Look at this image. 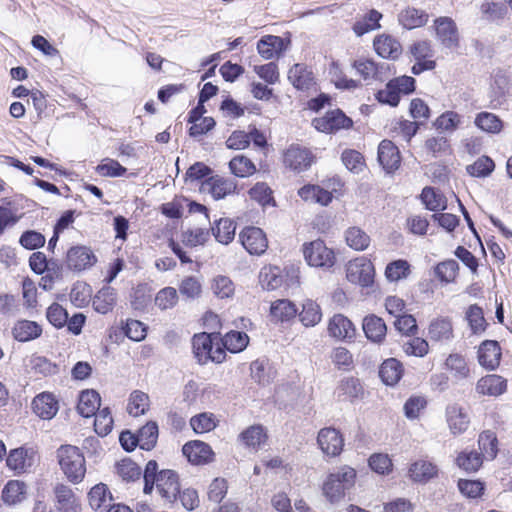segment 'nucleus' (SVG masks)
I'll return each instance as SVG.
<instances>
[{
  "label": "nucleus",
  "instance_id": "f257e3e1",
  "mask_svg": "<svg viewBox=\"0 0 512 512\" xmlns=\"http://www.w3.org/2000/svg\"><path fill=\"white\" fill-rule=\"evenodd\" d=\"M58 464L68 482L80 484L86 475V459L77 446L65 444L56 451Z\"/></svg>",
  "mask_w": 512,
  "mask_h": 512
},
{
  "label": "nucleus",
  "instance_id": "f03ea898",
  "mask_svg": "<svg viewBox=\"0 0 512 512\" xmlns=\"http://www.w3.org/2000/svg\"><path fill=\"white\" fill-rule=\"evenodd\" d=\"M357 472L354 468L344 465L336 472L329 473L322 484L323 495L330 503H338L344 499L346 491L356 482Z\"/></svg>",
  "mask_w": 512,
  "mask_h": 512
},
{
  "label": "nucleus",
  "instance_id": "7ed1b4c3",
  "mask_svg": "<svg viewBox=\"0 0 512 512\" xmlns=\"http://www.w3.org/2000/svg\"><path fill=\"white\" fill-rule=\"evenodd\" d=\"M218 337L207 332L197 333L192 337V348L198 363L206 364L209 361L220 364L226 360L227 353L220 345Z\"/></svg>",
  "mask_w": 512,
  "mask_h": 512
},
{
  "label": "nucleus",
  "instance_id": "20e7f679",
  "mask_svg": "<svg viewBox=\"0 0 512 512\" xmlns=\"http://www.w3.org/2000/svg\"><path fill=\"white\" fill-rule=\"evenodd\" d=\"M416 80L412 76L401 75L390 79L383 89L375 94V98L382 104L397 107L402 96L414 93Z\"/></svg>",
  "mask_w": 512,
  "mask_h": 512
},
{
  "label": "nucleus",
  "instance_id": "39448f33",
  "mask_svg": "<svg viewBox=\"0 0 512 512\" xmlns=\"http://www.w3.org/2000/svg\"><path fill=\"white\" fill-rule=\"evenodd\" d=\"M408 53L414 61L411 67L413 75H420L426 71H433L437 67L435 51L433 45L428 39L414 41L408 47Z\"/></svg>",
  "mask_w": 512,
  "mask_h": 512
},
{
  "label": "nucleus",
  "instance_id": "423d86ee",
  "mask_svg": "<svg viewBox=\"0 0 512 512\" xmlns=\"http://www.w3.org/2000/svg\"><path fill=\"white\" fill-rule=\"evenodd\" d=\"M432 29L435 39L441 47L458 51L461 47V35L455 20L449 16H439L433 20Z\"/></svg>",
  "mask_w": 512,
  "mask_h": 512
},
{
  "label": "nucleus",
  "instance_id": "0eeeda50",
  "mask_svg": "<svg viewBox=\"0 0 512 512\" xmlns=\"http://www.w3.org/2000/svg\"><path fill=\"white\" fill-rule=\"evenodd\" d=\"M312 127L318 132L335 134L340 130H348L353 127V120L341 109L336 108L327 111L324 115L315 117L311 121Z\"/></svg>",
  "mask_w": 512,
  "mask_h": 512
},
{
  "label": "nucleus",
  "instance_id": "6e6552de",
  "mask_svg": "<svg viewBox=\"0 0 512 512\" xmlns=\"http://www.w3.org/2000/svg\"><path fill=\"white\" fill-rule=\"evenodd\" d=\"M303 255L306 262L312 267L329 269L336 262L334 250L327 247L321 239L304 243Z\"/></svg>",
  "mask_w": 512,
  "mask_h": 512
},
{
  "label": "nucleus",
  "instance_id": "1a4fd4ad",
  "mask_svg": "<svg viewBox=\"0 0 512 512\" xmlns=\"http://www.w3.org/2000/svg\"><path fill=\"white\" fill-rule=\"evenodd\" d=\"M476 359L485 371H496L503 361V348L497 340L485 339L476 347Z\"/></svg>",
  "mask_w": 512,
  "mask_h": 512
},
{
  "label": "nucleus",
  "instance_id": "9d476101",
  "mask_svg": "<svg viewBox=\"0 0 512 512\" xmlns=\"http://www.w3.org/2000/svg\"><path fill=\"white\" fill-rule=\"evenodd\" d=\"M346 278L349 282L367 288L373 285L375 267L366 257H357L349 261L346 268Z\"/></svg>",
  "mask_w": 512,
  "mask_h": 512
},
{
  "label": "nucleus",
  "instance_id": "9b49d317",
  "mask_svg": "<svg viewBox=\"0 0 512 512\" xmlns=\"http://www.w3.org/2000/svg\"><path fill=\"white\" fill-rule=\"evenodd\" d=\"M242 247L252 256L263 255L269 246L266 233L256 226H245L238 234Z\"/></svg>",
  "mask_w": 512,
  "mask_h": 512
},
{
  "label": "nucleus",
  "instance_id": "f8f14e48",
  "mask_svg": "<svg viewBox=\"0 0 512 512\" xmlns=\"http://www.w3.org/2000/svg\"><path fill=\"white\" fill-rule=\"evenodd\" d=\"M38 459V451L35 448L21 446L9 451L6 465L15 474L20 475L29 472Z\"/></svg>",
  "mask_w": 512,
  "mask_h": 512
},
{
  "label": "nucleus",
  "instance_id": "ddd939ff",
  "mask_svg": "<svg viewBox=\"0 0 512 512\" xmlns=\"http://www.w3.org/2000/svg\"><path fill=\"white\" fill-rule=\"evenodd\" d=\"M282 161L285 168L299 173L311 167L315 156L309 148L292 144L284 151Z\"/></svg>",
  "mask_w": 512,
  "mask_h": 512
},
{
  "label": "nucleus",
  "instance_id": "4468645a",
  "mask_svg": "<svg viewBox=\"0 0 512 512\" xmlns=\"http://www.w3.org/2000/svg\"><path fill=\"white\" fill-rule=\"evenodd\" d=\"M94 251L85 245H75L68 249L65 264L69 270L82 272L92 268L97 263Z\"/></svg>",
  "mask_w": 512,
  "mask_h": 512
},
{
  "label": "nucleus",
  "instance_id": "2eb2a0df",
  "mask_svg": "<svg viewBox=\"0 0 512 512\" xmlns=\"http://www.w3.org/2000/svg\"><path fill=\"white\" fill-rule=\"evenodd\" d=\"M317 444L324 455L334 458L343 452L345 440L339 429L330 426L319 430Z\"/></svg>",
  "mask_w": 512,
  "mask_h": 512
},
{
  "label": "nucleus",
  "instance_id": "dca6fc26",
  "mask_svg": "<svg viewBox=\"0 0 512 512\" xmlns=\"http://www.w3.org/2000/svg\"><path fill=\"white\" fill-rule=\"evenodd\" d=\"M427 337L433 343L448 344L455 338L454 324L450 316L433 318L427 328Z\"/></svg>",
  "mask_w": 512,
  "mask_h": 512
},
{
  "label": "nucleus",
  "instance_id": "f3484780",
  "mask_svg": "<svg viewBox=\"0 0 512 512\" xmlns=\"http://www.w3.org/2000/svg\"><path fill=\"white\" fill-rule=\"evenodd\" d=\"M154 487H156L158 494L166 503L171 505L177 503V494L179 493L180 489V480L179 475L174 470H161Z\"/></svg>",
  "mask_w": 512,
  "mask_h": 512
},
{
  "label": "nucleus",
  "instance_id": "a211bd4d",
  "mask_svg": "<svg viewBox=\"0 0 512 512\" xmlns=\"http://www.w3.org/2000/svg\"><path fill=\"white\" fill-rule=\"evenodd\" d=\"M508 390V380L502 375L488 373L480 377L475 385L479 396L497 398Z\"/></svg>",
  "mask_w": 512,
  "mask_h": 512
},
{
  "label": "nucleus",
  "instance_id": "6ab92c4d",
  "mask_svg": "<svg viewBox=\"0 0 512 512\" xmlns=\"http://www.w3.org/2000/svg\"><path fill=\"white\" fill-rule=\"evenodd\" d=\"M445 420L453 436L464 434L470 426L471 420L466 409L459 403L448 404L445 408Z\"/></svg>",
  "mask_w": 512,
  "mask_h": 512
},
{
  "label": "nucleus",
  "instance_id": "aec40b11",
  "mask_svg": "<svg viewBox=\"0 0 512 512\" xmlns=\"http://www.w3.org/2000/svg\"><path fill=\"white\" fill-rule=\"evenodd\" d=\"M53 496L56 512H78L81 508L79 498L73 489L65 483L55 484Z\"/></svg>",
  "mask_w": 512,
  "mask_h": 512
},
{
  "label": "nucleus",
  "instance_id": "412c9836",
  "mask_svg": "<svg viewBox=\"0 0 512 512\" xmlns=\"http://www.w3.org/2000/svg\"><path fill=\"white\" fill-rule=\"evenodd\" d=\"M268 439V430L262 424H253L238 435L239 443L252 452H258L267 444Z\"/></svg>",
  "mask_w": 512,
  "mask_h": 512
},
{
  "label": "nucleus",
  "instance_id": "4be33fe9",
  "mask_svg": "<svg viewBox=\"0 0 512 512\" xmlns=\"http://www.w3.org/2000/svg\"><path fill=\"white\" fill-rule=\"evenodd\" d=\"M288 80L292 86L301 91H316L317 81L313 71L303 63H296L288 70Z\"/></svg>",
  "mask_w": 512,
  "mask_h": 512
},
{
  "label": "nucleus",
  "instance_id": "5701e85b",
  "mask_svg": "<svg viewBox=\"0 0 512 512\" xmlns=\"http://www.w3.org/2000/svg\"><path fill=\"white\" fill-rule=\"evenodd\" d=\"M182 453L188 462L193 465H205L214 460L215 454L211 446L200 440H192L185 443Z\"/></svg>",
  "mask_w": 512,
  "mask_h": 512
},
{
  "label": "nucleus",
  "instance_id": "b1692460",
  "mask_svg": "<svg viewBox=\"0 0 512 512\" xmlns=\"http://www.w3.org/2000/svg\"><path fill=\"white\" fill-rule=\"evenodd\" d=\"M377 158L386 173H394L401 166L402 157L399 148L389 139L379 143Z\"/></svg>",
  "mask_w": 512,
  "mask_h": 512
},
{
  "label": "nucleus",
  "instance_id": "393cba45",
  "mask_svg": "<svg viewBox=\"0 0 512 512\" xmlns=\"http://www.w3.org/2000/svg\"><path fill=\"white\" fill-rule=\"evenodd\" d=\"M373 48L379 57L388 60H397L403 52L400 41L385 33L377 35L373 39Z\"/></svg>",
  "mask_w": 512,
  "mask_h": 512
},
{
  "label": "nucleus",
  "instance_id": "a878e982",
  "mask_svg": "<svg viewBox=\"0 0 512 512\" xmlns=\"http://www.w3.org/2000/svg\"><path fill=\"white\" fill-rule=\"evenodd\" d=\"M237 184L228 178L211 176L202 182L201 190L207 191L215 200H220L236 192Z\"/></svg>",
  "mask_w": 512,
  "mask_h": 512
},
{
  "label": "nucleus",
  "instance_id": "bb28decb",
  "mask_svg": "<svg viewBox=\"0 0 512 512\" xmlns=\"http://www.w3.org/2000/svg\"><path fill=\"white\" fill-rule=\"evenodd\" d=\"M334 394L339 402L353 403L363 397L364 388L358 378L349 376L339 381Z\"/></svg>",
  "mask_w": 512,
  "mask_h": 512
},
{
  "label": "nucleus",
  "instance_id": "cd10ccee",
  "mask_svg": "<svg viewBox=\"0 0 512 512\" xmlns=\"http://www.w3.org/2000/svg\"><path fill=\"white\" fill-rule=\"evenodd\" d=\"M329 336L336 340H352L356 335V328L352 321L343 314H334L328 321Z\"/></svg>",
  "mask_w": 512,
  "mask_h": 512
},
{
  "label": "nucleus",
  "instance_id": "c85d7f7f",
  "mask_svg": "<svg viewBox=\"0 0 512 512\" xmlns=\"http://www.w3.org/2000/svg\"><path fill=\"white\" fill-rule=\"evenodd\" d=\"M443 368L457 381L471 378L472 369L464 355L458 352L450 353L443 363Z\"/></svg>",
  "mask_w": 512,
  "mask_h": 512
},
{
  "label": "nucleus",
  "instance_id": "c756f323",
  "mask_svg": "<svg viewBox=\"0 0 512 512\" xmlns=\"http://www.w3.org/2000/svg\"><path fill=\"white\" fill-rule=\"evenodd\" d=\"M289 44V40H285L280 36L265 35L257 42V51L259 55L265 60H271L274 57L281 55Z\"/></svg>",
  "mask_w": 512,
  "mask_h": 512
},
{
  "label": "nucleus",
  "instance_id": "7c9ffc66",
  "mask_svg": "<svg viewBox=\"0 0 512 512\" xmlns=\"http://www.w3.org/2000/svg\"><path fill=\"white\" fill-rule=\"evenodd\" d=\"M437 475V465L427 459L416 460L408 468V477L415 483H427Z\"/></svg>",
  "mask_w": 512,
  "mask_h": 512
},
{
  "label": "nucleus",
  "instance_id": "2f4dec72",
  "mask_svg": "<svg viewBox=\"0 0 512 512\" xmlns=\"http://www.w3.org/2000/svg\"><path fill=\"white\" fill-rule=\"evenodd\" d=\"M297 314V305L289 299H277L271 302L269 316L274 323L290 322L297 317Z\"/></svg>",
  "mask_w": 512,
  "mask_h": 512
},
{
  "label": "nucleus",
  "instance_id": "473e14b6",
  "mask_svg": "<svg viewBox=\"0 0 512 512\" xmlns=\"http://www.w3.org/2000/svg\"><path fill=\"white\" fill-rule=\"evenodd\" d=\"M297 194L304 202L320 206H328L333 200L332 192L317 184H305Z\"/></svg>",
  "mask_w": 512,
  "mask_h": 512
},
{
  "label": "nucleus",
  "instance_id": "72a5a7b5",
  "mask_svg": "<svg viewBox=\"0 0 512 512\" xmlns=\"http://www.w3.org/2000/svg\"><path fill=\"white\" fill-rule=\"evenodd\" d=\"M429 18L425 10L408 6L400 11L398 22L404 29L413 30L426 26Z\"/></svg>",
  "mask_w": 512,
  "mask_h": 512
},
{
  "label": "nucleus",
  "instance_id": "f704fd0d",
  "mask_svg": "<svg viewBox=\"0 0 512 512\" xmlns=\"http://www.w3.org/2000/svg\"><path fill=\"white\" fill-rule=\"evenodd\" d=\"M362 329L368 340L380 344L387 334V326L385 321L376 314H369L362 321Z\"/></svg>",
  "mask_w": 512,
  "mask_h": 512
},
{
  "label": "nucleus",
  "instance_id": "c9c22d12",
  "mask_svg": "<svg viewBox=\"0 0 512 512\" xmlns=\"http://www.w3.org/2000/svg\"><path fill=\"white\" fill-rule=\"evenodd\" d=\"M328 76L331 83H333L338 90L353 91L361 87V82L359 80L349 78L345 74L338 61L333 60L330 62L328 67Z\"/></svg>",
  "mask_w": 512,
  "mask_h": 512
},
{
  "label": "nucleus",
  "instance_id": "e433bc0d",
  "mask_svg": "<svg viewBox=\"0 0 512 512\" xmlns=\"http://www.w3.org/2000/svg\"><path fill=\"white\" fill-rule=\"evenodd\" d=\"M34 413L42 419H52L58 412V401L50 392L38 394L32 401Z\"/></svg>",
  "mask_w": 512,
  "mask_h": 512
},
{
  "label": "nucleus",
  "instance_id": "4c0bfd02",
  "mask_svg": "<svg viewBox=\"0 0 512 512\" xmlns=\"http://www.w3.org/2000/svg\"><path fill=\"white\" fill-rule=\"evenodd\" d=\"M236 226L233 219L223 217L211 224L210 231L218 243L228 245L235 239Z\"/></svg>",
  "mask_w": 512,
  "mask_h": 512
},
{
  "label": "nucleus",
  "instance_id": "58836bf2",
  "mask_svg": "<svg viewBox=\"0 0 512 512\" xmlns=\"http://www.w3.org/2000/svg\"><path fill=\"white\" fill-rule=\"evenodd\" d=\"M100 405V394L96 390L88 389L80 393L77 410L82 417L89 418L100 410Z\"/></svg>",
  "mask_w": 512,
  "mask_h": 512
},
{
  "label": "nucleus",
  "instance_id": "ea45409f",
  "mask_svg": "<svg viewBox=\"0 0 512 512\" xmlns=\"http://www.w3.org/2000/svg\"><path fill=\"white\" fill-rule=\"evenodd\" d=\"M117 303L116 290L111 286L102 287L93 297L92 306L100 314L111 312Z\"/></svg>",
  "mask_w": 512,
  "mask_h": 512
},
{
  "label": "nucleus",
  "instance_id": "a19ab883",
  "mask_svg": "<svg viewBox=\"0 0 512 512\" xmlns=\"http://www.w3.org/2000/svg\"><path fill=\"white\" fill-rule=\"evenodd\" d=\"M412 274V265L406 259H396L390 261L384 270L385 279L389 283H399L410 277Z\"/></svg>",
  "mask_w": 512,
  "mask_h": 512
},
{
  "label": "nucleus",
  "instance_id": "79ce46f5",
  "mask_svg": "<svg viewBox=\"0 0 512 512\" xmlns=\"http://www.w3.org/2000/svg\"><path fill=\"white\" fill-rule=\"evenodd\" d=\"M404 374L403 364L396 358H388L379 368V376L388 386L396 385Z\"/></svg>",
  "mask_w": 512,
  "mask_h": 512
},
{
  "label": "nucleus",
  "instance_id": "37998d69",
  "mask_svg": "<svg viewBox=\"0 0 512 512\" xmlns=\"http://www.w3.org/2000/svg\"><path fill=\"white\" fill-rule=\"evenodd\" d=\"M420 199L425 208L432 212L444 211L447 209V198L437 188L426 186L422 189Z\"/></svg>",
  "mask_w": 512,
  "mask_h": 512
},
{
  "label": "nucleus",
  "instance_id": "c03bdc74",
  "mask_svg": "<svg viewBox=\"0 0 512 512\" xmlns=\"http://www.w3.org/2000/svg\"><path fill=\"white\" fill-rule=\"evenodd\" d=\"M302 309L299 311L297 317L301 324L305 327H314L322 320V309L320 305L312 300L306 299L301 305Z\"/></svg>",
  "mask_w": 512,
  "mask_h": 512
},
{
  "label": "nucleus",
  "instance_id": "a18cd8bd",
  "mask_svg": "<svg viewBox=\"0 0 512 512\" xmlns=\"http://www.w3.org/2000/svg\"><path fill=\"white\" fill-rule=\"evenodd\" d=\"M42 327L35 321L19 320L12 328L13 337L20 342H27L40 337Z\"/></svg>",
  "mask_w": 512,
  "mask_h": 512
},
{
  "label": "nucleus",
  "instance_id": "49530a36",
  "mask_svg": "<svg viewBox=\"0 0 512 512\" xmlns=\"http://www.w3.org/2000/svg\"><path fill=\"white\" fill-rule=\"evenodd\" d=\"M219 341L225 352L240 353L246 349L249 344L250 338L247 333L243 331L231 330L223 337L220 336Z\"/></svg>",
  "mask_w": 512,
  "mask_h": 512
},
{
  "label": "nucleus",
  "instance_id": "de8ad7c7",
  "mask_svg": "<svg viewBox=\"0 0 512 512\" xmlns=\"http://www.w3.org/2000/svg\"><path fill=\"white\" fill-rule=\"evenodd\" d=\"M478 447L480 454L486 460H494L499 452V440L496 433L492 430H483L478 436Z\"/></svg>",
  "mask_w": 512,
  "mask_h": 512
},
{
  "label": "nucleus",
  "instance_id": "09e8293b",
  "mask_svg": "<svg viewBox=\"0 0 512 512\" xmlns=\"http://www.w3.org/2000/svg\"><path fill=\"white\" fill-rule=\"evenodd\" d=\"M112 500V494L104 483L93 486L88 493V502L90 507L95 511H104Z\"/></svg>",
  "mask_w": 512,
  "mask_h": 512
},
{
  "label": "nucleus",
  "instance_id": "8fccbe9b",
  "mask_svg": "<svg viewBox=\"0 0 512 512\" xmlns=\"http://www.w3.org/2000/svg\"><path fill=\"white\" fill-rule=\"evenodd\" d=\"M26 495L27 485L21 480H9L2 490V499L9 505L22 502L26 498Z\"/></svg>",
  "mask_w": 512,
  "mask_h": 512
},
{
  "label": "nucleus",
  "instance_id": "3c124183",
  "mask_svg": "<svg viewBox=\"0 0 512 512\" xmlns=\"http://www.w3.org/2000/svg\"><path fill=\"white\" fill-rule=\"evenodd\" d=\"M259 282L268 291L280 288L284 283L281 269L275 265H265L259 273Z\"/></svg>",
  "mask_w": 512,
  "mask_h": 512
},
{
  "label": "nucleus",
  "instance_id": "603ef678",
  "mask_svg": "<svg viewBox=\"0 0 512 512\" xmlns=\"http://www.w3.org/2000/svg\"><path fill=\"white\" fill-rule=\"evenodd\" d=\"M228 166L231 174L238 178H248L257 172L255 163L243 154L235 155Z\"/></svg>",
  "mask_w": 512,
  "mask_h": 512
},
{
  "label": "nucleus",
  "instance_id": "864d4df0",
  "mask_svg": "<svg viewBox=\"0 0 512 512\" xmlns=\"http://www.w3.org/2000/svg\"><path fill=\"white\" fill-rule=\"evenodd\" d=\"M248 195L251 200L257 202L262 207H275L276 200L274 192L266 182H257L249 190Z\"/></svg>",
  "mask_w": 512,
  "mask_h": 512
},
{
  "label": "nucleus",
  "instance_id": "5fc2aeb1",
  "mask_svg": "<svg viewBox=\"0 0 512 512\" xmlns=\"http://www.w3.org/2000/svg\"><path fill=\"white\" fill-rule=\"evenodd\" d=\"M346 244L355 251H364L371 244L370 235L358 226L349 227L345 231Z\"/></svg>",
  "mask_w": 512,
  "mask_h": 512
},
{
  "label": "nucleus",
  "instance_id": "6e6d98bb",
  "mask_svg": "<svg viewBox=\"0 0 512 512\" xmlns=\"http://www.w3.org/2000/svg\"><path fill=\"white\" fill-rule=\"evenodd\" d=\"M118 330L120 334L126 336L130 340L140 342L145 339L148 327L139 320L129 318L125 321H121Z\"/></svg>",
  "mask_w": 512,
  "mask_h": 512
},
{
  "label": "nucleus",
  "instance_id": "4d7b16f0",
  "mask_svg": "<svg viewBox=\"0 0 512 512\" xmlns=\"http://www.w3.org/2000/svg\"><path fill=\"white\" fill-rule=\"evenodd\" d=\"M484 459L480 452L461 451L458 453L455 462L460 469L468 473H473L477 472L482 467Z\"/></svg>",
  "mask_w": 512,
  "mask_h": 512
},
{
  "label": "nucleus",
  "instance_id": "13d9d810",
  "mask_svg": "<svg viewBox=\"0 0 512 512\" xmlns=\"http://www.w3.org/2000/svg\"><path fill=\"white\" fill-rule=\"evenodd\" d=\"M179 303V294L176 288L167 286L160 289L154 298V306L160 311L174 309Z\"/></svg>",
  "mask_w": 512,
  "mask_h": 512
},
{
  "label": "nucleus",
  "instance_id": "bf43d9fd",
  "mask_svg": "<svg viewBox=\"0 0 512 512\" xmlns=\"http://www.w3.org/2000/svg\"><path fill=\"white\" fill-rule=\"evenodd\" d=\"M381 18L382 14L379 11L371 9L363 16L362 19L353 24L352 29L357 36H362L372 30L380 28L379 22Z\"/></svg>",
  "mask_w": 512,
  "mask_h": 512
},
{
  "label": "nucleus",
  "instance_id": "052dcab7",
  "mask_svg": "<svg viewBox=\"0 0 512 512\" xmlns=\"http://www.w3.org/2000/svg\"><path fill=\"white\" fill-rule=\"evenodd\" d=\"M139 439V447L143 450H152L158 440L159 430L158 425L154 421H148L137 432Z\"/></svg>",
  "mask_w": 512,
  "mask_h": 512
},
{
  "label": "nucleus",
  "instance_id": "680f3d73",
  "mask_svg": "<svg viewBox=\"0 0 512 512\" xmlns=\"http://www.w3.org/2000/svg\"><path fill=\"white\" fill-rule=\"evenodd\" d=\"M466 319L468 321L470 330L474 335L483 334L488 327V323L484 317L483 309L477 304H473L468 307L466 312Z\"/></svg>",
  "mask_w": 512,
  "mask_h": 512
},
{
  "label": "nucleus",
  "instance_id": "e2e57ef3",
  "mask_svg": "<svg viewBox=\"0 0 512 512\" xmlns=\"http://www.w3.org/2000/svg\"><path fill=\"white\" fill-rule=\"evenodd\" d=\"M351 66L364 81L375 80L380 74L379 64L371 58H359L352 62Z\"/></svg>",
  "mask_w": 512,
  "mask_h": 512
},
{
  "label": "nucleus",
  "instance_id": "0e129e2a",
  "mask_svg": "<svg viewBox=\"0 0 512 512\" xmlns=\"http://www.w3.org/2000/svg\"><path fill=\"white\" fill-rule=\"evenodd\" d=\"M434 273L441 283H453L459 274V264L453 259L444 260L435 266Z\"/></svg>",
  "mask_w": 512,
  "mask_h": 512
},
{
  "label": "nucleus",
  "instance_id": "69168bd1",
  "mask_svg": "<svg viewBox=\"0 0 512 512\" xmlns=\"http://www.w3.org/2000/svg\"><path fill=\"white\" fill-rule=\"evenodd\" d=\"M150 406L149 396L140 391H133L128 399L127 412L133 417L144 415Z\"/></svg>",
  "mask_w": 512,
  "mask_h": 512
},
{
  "label": "nucleus",
  "instance_id": "338daca9",
  "mask_svg": "<svg viewBox=\"0 0 512 512\" xmlns=\"http://www.w3.org/2000/svg\"><path fill=\"white\" fill-rule=\"evenodd\" d=\"M474 123L480 130L491 134H497L503 129L502 120L497 115L490 112L478 113Z\"/></svg>",
  "mask_w": 512,
  "mask_h": 512
},
{
  "label": "nucleus",
  "instance_id": "774afa93",
  "mask_svg": "<svg viewBox=\"0 0 512 512\" xmlns=\"http://www.w3.org/2000/svg\"><path fill=\"white\" fill-rule=\"evenodd\" d=\"M495 170L494 160L487 156L482 155L477 158L472 164L466 167L467 173L476 178H485L492 174Z\"/></svg>",
  "mask_w": 512,
  "mask_h": 512
}]
</instances>
